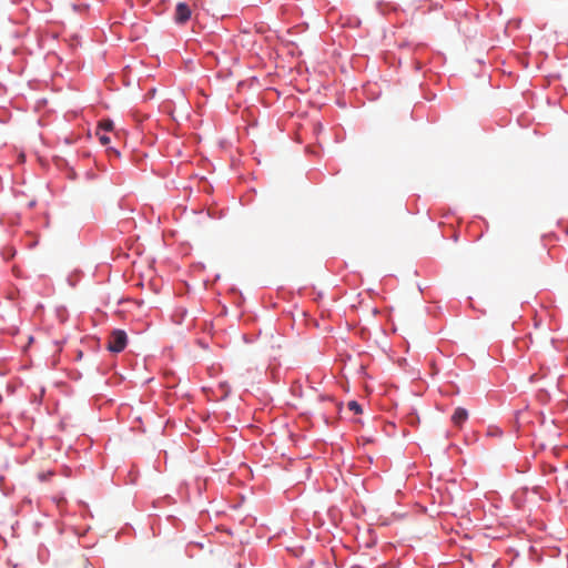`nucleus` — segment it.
I'll list each match as a JSON object with an SVG mask.
<instances>
[{
  "mask_svg": "<svg viewBox=\"0 0 568 568\" xmlns=\"http://www.w3.org/2000/svg\"><path fill=\"white\" fill-rule=\"evenodd\" d=\"M468 418V412L465 408L458 407L455 409L452 422L455 426L460 427Z\"/></svg>",
  "mask_w": 568,
  "mask_h": 568,
  "instance_id": "nucleus-3",
  "label": "nucleus"
},
{
  "mask_svg": "<svg viewBox=\"0 0 568 568\" xmlns=\"http://www.w3.org/2000/svg\"><path fill=\"white\" fill-rule=\"evenodd\" d=\"M128 337L124 331L114 329L108 341L106 348L113 353L122 352L126 346Z\"/></svg>",
  "mask_w": 568,
  "mask_h": 568,
  "instance_id": "nucleus-1",
  "label": "nucleus"
},
{
  "mask_svg": "<svg viewBox=\"0 0 568 568\" xmlns=\"http://www.w3.org/2000/svg\"><path fill=\"white\" fill-rule=\"evenodd\" d=\"M95 134L102 145H108L110 143V136L108 135V132L97 129Z\"/></svg>",
  "mask_w": 568,
  "mask_h": 568,
  "instance_id": "nucleus-4",
  "label": "nucleus"
},
{
  "mask_svg": "<svg viewBox=\"0 0 568 568\" xmlns=\"http://www.w3.org/2000/svg\"><path fill=\"white\" fill-rule=\"evenodd\" d=\"M348 408H349V410L354 412L355 414H362V412H363L362 406L355 400H351L348 403Z\"/></svg>",
  "mask_w": 568,
  "mask_h": 568,
  "instance_id": "nucleus-6",
  "label": "nucleus"
},
{
  "mask_svg": "<svg viewBox=\"0 0 568 568\" xmlns=\"http://www.w3.org/2000/svg\"><path fill=\"white\" fill-rule=\"evenodd\" d=\"M113 122L111 120H103L99 123L98 129L101 131L110 132L113 130Z\"/></svg>",
  "mask_w": 568,
  "mask_h": 568,
  "instance_id": "nucleus-5",
  "label": "nucleus"
},
{
  "mask_svg": "<svg viewBox=\"0 0 568 568\" xmlns=\"http://www.w3.org/2000/svg\"><path fill=\"white\" fill-rule=\"evenodd\" d=\"M191 18V8L184 3L179 2L175 8L174 20L179 24H184Z\"/></svg>",
  "mask_w": 568,
  "mask_h": 568,
  "instance_id": "nucleus-2",
  "label": "nucleus"
}]
</instances>
